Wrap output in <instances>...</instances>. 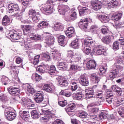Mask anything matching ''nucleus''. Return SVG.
I'll return each instance as SVG.
<instances>
[{"instance_id": "1", "label": "nucleus", "mask_w": 124, "mask_h": 124, "mask_svg": "<svg viewBox=\"0 0 124 124\" xmlns=\"http://www.w3.org/2000/svg\"><path fill=\"white\" fill-rule=\"evenodd\" d=\"M34 100H35L36 103L44 104L43 106H46L49 103L48 100L44 99V93L42 91H37L36 92L34 97Z\"/></svg>"}, {"instance_id": "2", "label": "nucleus", "mask_w": 124, "mask_h": 124, "mask_svg": "<svg viewBox=\"0 0 124 124\" xmlns=\"http://www.w3.org/2000/svg\"><path fill=\"white\" fill-rule=\"evenodd\" d=\"M119 70L120 71H123L124 70V67L117 63H114L112 66L111 71L109 73V78L111 80L115 79L118 76Z\"/></svg>"}, {"instance_id": "3", "label": "nucleus", "mask_w": 124, "mask_h": 124, "mask_svg": "<svg viewBox=\"0 0 124 124\" xmlns=\"http://www.w3.org/2000/svg\"><path fill=\"white\" fill-rule=\"evenodd\" d=\"M93 43V41L90 39H86L84 41L82 46V50L84 54L90 55L91 53V45Z\"/></svg>"}, {"instance_id": "4", "label": "nucleus", "mask_w": 124, "mask_h": 124, "mask_svg": "<svg viewBox=\"0 0 124 124\" xmlns=\"http://www.w3.org/2000/svg\"><path fill=\"white\" fill-rule=\"evenodd\" d=\"M43 57L45 59H48V60L51 59V58L52 57L55 61H59L62 57V54L60 53L58 50L55 49L51 51L50 54L46 53L44 54Z\"/></svg>"}, {"instance_id": "5", "label": "nucleus", "mask_w": 124, "mask_h": 124, "mask_svg": "<svg viewBox=\"0 0 124 124\" xmlns=\"http://www.w3.org/2000/svg\"><path fill=\"white\" fill-rule=\"evenodd\" d=\"M122 16H123L122 13H117L112 15L110 16V20L115 23L114 24V27H115L116 29H118V28L120 27V24L119 23H117V22L118 21H119V20H121Z\"/></svg>"}, {"instance_id": "6", "label": "nucleus", "mask_w": 124, "mask_h": 124, "mask_svg": "<svg viewBox=\"0 0 124 124\" xmlns=\"http://www.w3.org/2000/svg\"><path fill=\"white\" fill-rule=\"evenodd\" d=\"M102 95H103V93H97L94 96L95 98H97V100H99L98 102H95V103H93L90 104V106L91 107H93V106H98L100 105L101 102L103 101V97H102Z\"/></svg>"}, {"instance_id": "7", "label": "nucleus", "mask_w": 124, "mask_h": 124, "mask_svg": "<svg viewBox=\"0 0 124 124\" xmlns=\"http://www.w3.org/2000/svg\"><path fill=\"white\" fill-rule=\"evenodd\" d=\"M91 4L93 9L96 11L99 10L102 7L101 1L98 0H92L91 1Z\"/></svg>"}, {"instance_id": "8", "label": "nucleus", "mask_w": 124, "mask_h": 124, "mask_svg": "<svg viewBox=\"0 0 124 124\" xmlns=\"http://www.w3.org/2000/svg\"><path fill=\"white\" fill-rule=\"evenodd\" d=\"M94 54L97 55H102L105 56L106 55V49L103 48L102 46H97L93 49Z\"/></svg>"}, {"instance_id": "9", "label": "nucleus", "mask_w": 124, "mask_h": 124, "mask_svg": "<svg viewBox=\"0 0 124 124\" xmlns=\"http://www.w3.org/2000/svg\"><path fill=\"white\" fill-rule=\"evenodd\" d=\"M70 8L67 5H59L58 7V12L61 15H64L68 10H70Z\"/></svg>"}, {"instance_id": "10", "label": "nucleus", "mask_w": 124, "mask_h": 124, "mask_svg": "<svg viewBox=\"0 0 124 124\" xmlns=\"http://www.w3.org/2000/svg\"><path fill=\"white\" fill-rule=\"evenodd\" d=\"M124 45V38L123 37L120 38L118 41H115L113 43L112 45V49L114 51H117L120 48L119 45Z\"/></svg>"}, {"instance_id": "11", "label": "nucleus", "mask_w": 124, "mask_h": 124, "mask_svg": "<svg viewBox=\"0 0 124 124\" xmlns=\"http://www.w3.org/2000/svg\"><path fill=\"white\" fill-rule=\"evenodd\" d=\"M54 43H55V37L53 36L47 37L44 41V45H46V47L51 46Z\"/></svg>"}, {"instance_id": "12", "label": "nucleus", "mask_w": 124, "mask_h": 124, "mask_svg": "<svg viewBox=\"0 0 124 124\" xmlns=\"http://www.w3.org/2000/svg\"><path fill=\"white\" fill-rule=\"evenodd\" d=\"M21 29L22 30L24 35H28L29 33L31 32L32 27L31 25H21Z\"/></svg>"}, {"instance_id": "13", "label": "nucleus", "mask_w": 124, "mask_h": 124, "mask_svg": "<svg viewBox=\"0 0 124 124\" xmlns=\"http://www.w3.org/2000/svg\"><path fill=\"white\" fill-rule=\"evenodd\" d=\"M78 26L82 31H85L88 29V20L87 19H81L78 22Z\"/></svg>"}, {"instance_id": "14", "label": "nucleus", "mask_w": 124, "mask_h": 124, "mask_svg": "<svg viewBox=\"0 0 124 124\" xmlns=\"http://www.w3.org/2000/svg\"><path fill=\"white\" fill-rule=\"evenodd\" d=\"M8 9L9 13H14L16 11H19V6L18 4H14L13 3L10 4L8 5Z\"/></svg>"}, {"instance_id": "15", "label": "nucleus", "mask_w": 124, "mask_h": 124, "mask_svg": "<svg viewBox=\"0 0 124 124\" xmlns=\"http://www.w3.org/2000/svg\"><path fill=\"white\" fill-rule=\"evenodd\" d=\"M8 91L10 94L13 96H19V93H20V89L18 88L13 87L12 88H9Z\"/></svg>"}, {"instance_id": "16", "label": "nucleus", "mask_w": 124, "mask_h": 124, "mask_svg": "<svg viewBox=\"0 0 124 124\" xmlns=\"http://www.w3.org/2000/svg\"><path fill=\"white\" fill-rule=\"evenodd\" d=\"M41 111L42 113H40V115H45L46 116V118L45 119H46V120H47V121H49V119H52V118H53V116H54V114H53V113H52V112H51L49 110H46L45 111L42 109H41Z\"/></svg>"}, {"instance_id": "17", "label": "nucleus", "mask_w": 124, "mask_h": 124, "mask_svg": "<svg viewBox=\"0 0 124 124\" xmlns=\"http://www.w3.org/2000/svg\"><path fill=\"white\" fill-rule=\"evenodd\" d=\"M69 45L70 47L74 48V49H79V48H80V46H81V43L80 42V40L79 39H76L73 41Z\"/></svg>"}, {"instance_id": "18", "label": "nucleus", "mask_w": 124, "mask_h": 124, "mask_svg": "<svg viewBox=\"0 0 124 124\" xmlns=\"http://www.w3.org/2000/svg\"><path fill=\"white\" fill-rule=\"evenodd\" d=\"M79 82L82 86H84V87L89 86V80L84 75L80 76Z\"/></svg>"}, {"instance_id": "19", "label": "nucleus", "mask_w": 124, "mask_h": 124, "mask_svg": "<svg viewBox=\"0 0 124 124\" xmlns=\"http://www.w3.org/2000/svg\"><path fill=\"white\" fill-rule=\"evenodd\" d=\"M86 67L88 69H95L96 62L94 60H91L86 63Z\"/></svg>"}, {"instance_id": "20", "label": "nucleus", "mask_w": 124, "mask_h": 124, "mask_svg": "<svg viewBox=\"0 0 124 124\" xmlns=\"http://www.w3.org/2000/svg\"><path fill=\"white\" fill-rule=\"evenodd\" d=\"M58 68L60 70H67L68 65L66 62H60L57 64Z\"/></svg>"}, {"instance_id": "21", "label": "nucleus", "mask_w": 124, "mask_h": 124, "mask_svg": "<svg viewBox=\"0 0 124 124\" xmlns=\"http://www.w3.org/2000/svg\"><path fill=\"white\" fill-rule=\"evenodd\" d=\"M44 11L48 13V14H52L55 10L54 9V7L53 5H47L45 6L43 8Z\"/></svg>"}, {"instance_id": "22", "label": "nucleus", "mask_w": 124, "mask_h": 124, "mask_svg": "<svg viewBox=\"0 0 124 124\" xmlns=\"http://www.w3.org/2000/svg\"><path fill=\"white\" fill-rule=\"evenodd\" d=\"M9 34L14 40H18L21 38V35L16 31L10 33Z\"/></svg>"}, {"instance_id": "23", "label": "nucleus", "mask_w": 124, "mask_h": 124, "mask_svg": "<svg viewBox=\"0 0 124 124\" xmlns=\"http://www.w3.org/2000/svg\"><path fill=\"white\" fill-rule=\"evenodd\" d=\"M99 19L102 23H108L110 21V18L107 15H101L99 16Z\"/></svg>"}, {"instance_id": "24", "label": "nucleus", "mask_w": 124, "mask_h": 124, "mask_svg": "<svg viewBox=\"0 0 124 124\" xmlns=\"http://www.w3.org/2000/svg\"><path fill=\"white\" fill-rule=\"evenodd\" d=\"M111 89L113 92H115L118 94V96H122V93H123L122 88L118 87L117 85H112Z\"/></svg>"}, {"instance_id": "25", "label": "nucleus", "mask_w": 124, "mask_h": 124, "mask_svg": "<svg viewBox=\"0 0 124 124\" xmlns=\"http://www.w3.org/2000/svg\"><path fill=\"white\" fill-rule=\"evenodd\" d=\"M59 84L61 87H68L70 84V81L68 79H61L59 81Z\"/></svg>"}, {"instance_id": "26", "label": "nucleus", "mask_w": 124, "mask_h": 124, "mask_svg": "<svg viewBox=\"0 0 124 124\" xmlns=\"http://www.w3.org/2000/svg\"><path fill=\"white\" fill-rule=\"evenodd\" d=\"M5 116L8 121H13V120L16 119V116L17 115H16V113L11 111Z\"/></svg>"}, {"instance_id": "27", "label": "nucleus", "mask_w": 124, "mask_h": 124, "mask_svg": "<svg viewBox=\"0 0 124 124\" xmlns=\"http://www.w3.org/2000/svg\"><path fill=\"white\" fill-rule=\"evenodd\" d=\"M78 8L79 10V16L81 17H82V16H84V15L86 12H87V11L89 10V9L86 7H82L81 8V6H79Z\"/></svg>"}, {"instance_id": "28", "label": "nucleus", "mask_w": 124, "mask_h": 124, "mask_svg": "<svg viewBox=\"0 0 124 124\" xmlns=\"http://www.w3.org/2000/svg\"><path fill=\"white\" fill-rule=\"evenodd\" d=\"M119 5V2L117 0H111L110 2L108 3V6L109 8H114Z\"/></svg>"}, {"instance_id": "29", "label": "nucleus", "mask_w": 124, "mask_h": 124, "mask_svg": "<svg viewBox=\"0 0 124 124\" xmlns=\"http://www.w3.org/2000/svg\"><path fill=\"white\" fill-rule=\"evenodd\" d=\"M94 94L93 90H90L85 94V95L87 99H94L95 96H93Z\"/></svg>"}, {"instance_id": "30", "label": "nucleus", "mask_w": 124, "mask_h": 124, "mask_svg": "<svg viewBox=\"0 0 124 124\" xmlns=\"http://www.w3.org/2000/svg\"><path fill=\"white\" fill-rule=\"evenodd\" d=\"M108 96L106 98V100L108 103H109V104H111L112 103V100H113V99L114 98V95H113V93H110L109 92H108Z\"/></svg>"}, {"instance_id": "31", "label": "nucleus", "mask_w": 124, "mask_h": 124, "mask_svg": "<svg viewBox=\"0 0 124 124\" xmlns=\"http://www.w3.org/2000/svg\"><path fill=\"white\" fill-rule=\"evenodd\" d=\"M70 70L74 71V73H76L78 70H80V66L78 64H72L70 65Z\"/></svg>"}, {"instance_id": "32", "label": "nucleus", "mask_w": 124, "mask_h": 124, "mask_svg": "<svg viewBox=\"0 0 124 124\" xmlns=\"http://www.w3.org/2000/svg\"><path fill=\"white\" fill-rule=\"evenodd\" d=\"M44 91H46L47 93H55V90L52 89L49 84H46L44 86Z\"/></svg>"}, {"instance_id": "33", "label": "nucleus", "mask_w": 124, "mask_h": 124, "mask_svg": "<svg viewBox=\"0 0 124 124\" xmlns=\"http://www.w3.org/2000/svg\"><path fill=\"white\" fill-rule=\"evenodd\" d=\"M10 23V18L7 16H5L2 19V24L3 26H8Z\"/></svg>"}, {"instance_id": "34", "label": "nucleus", "mask_w": 124, "mask_h": 124, "mask_svg": "<svg viewBox=\"0 0 124 124\" xmlns=\"http://www.w3.org/2000/svg\"><path fill=\"white\" fill-rule=\"evenodd\" d=\"M58 43L59 45L63 46L65 43V37L63 35H60L58 37Z\"/></svg>"}, {"instance_id": "35", "label": "nucleus", "mask_w": 124, "mask_h": 124, "mask_svg": "<svg viewBox=\"0 0 124 124\" xmlns=\"http://www.w3.org/2000/svg\"><path fill=\"white\" fill-rule=\"evenodd\" d=\"M111 37H112V36H106L102 39V41L106 44H109V43H111V41H112Z\"/></svg>"}, {"instance_id": "36", "label": "nucleus", "mask_w": 124, "mask_h": 124, "mask_svg": "<svg viewBox=\"0 0 124 124\" xmlns=\"http://www.w3.org/2000/svg\"><path fill=\"white\" fill-rule=\"evenodd\" d=\"M21 100L23 101L24 105H26L27 107H29L32 102L31 99H27L26 98H22Z\"/></svg>"}, {"instance_id": "37", "label": "nucleus", "mask_w": 124, "mask_h": 124, "mask_svg": "<svg viewBox=\"0 0 124 124\" xmlns=\"http://www.w3.org/2000/svg\"><path fill=\"white\" fill-rule=\"evenodd\" d=\"M37 71H39L40 73H44L46 71V66L44 65H40L36 67Z\"/></svg>"}, {"instance_id": "38", "label": "nucleus", "mask_w": 124, "mask_h": 124, "mask_svg": "<svg viewBox=\"0 0 124 124\" xmlns=\"http://www.w3.org/2000/svg\"><path fill=\"white\" fill-rule=\"evenodd\" d=\"M64 29V25L61 23H57L55 25L54 30L55 31H63Z\"/></svg>"}, {"instance_id": "39", "label": "nucleus", "mask_w": 124, "mask_h": 124, "mask_svg": "<svg viewBox=\"0 0 124 124\" xmlns=\"http://www.w3.org/2000/svg\"><path fill=\"white\" fill-rule=\"evenodd\" d=\"M33 78L35 79L36 82H39V81H40L42 79V77L37 74V73H35L32 75V79Z\"/></svg>"}, {"instance_id": "40", "label": "nucleus", "mask_w": 124, "mask_h": 124, "mask_svg": "<svg viewBox=\"0 0 124 124\" xmlns=\"http://www.w3.org/2000/svg\"><path fill=\"white\" fill-rule=\"evenodd\" d=\"M40 18H41V16H40V15H39V13H37V14L35 16H32V20L33 22V23H37L40 20Z\"/></svg>"}, {"instance_id": "41", "label": "nucleus", "mask_w": 124, "mask_h": 124, "mask_svg": "<svg viewBox=\"0 0 124 124\" xmlns=\"http://www.w3.org/2000/svg\"><path fill=\"white\" fill-rule=\"evenodd\" d=\"M49 26V23L47 21H43L41 22L39 24L37 25L38 28H42L44 29L47 28Z\"/></svg>"}, {"instance_id": "42", "label": "nucleus", "mask_w": 124, "mask_h": 124, "mask_svg": "<svg viewBox=\"0 0 124 124\" xmlns=\"http://www.w3.org/2000/svg\"><path fill=\"white\" fill-rule=\"evenodd\" d=\"M31 116L32 119H38L39 118V113L36 110H33L31 111Z\"/></svg>"}, {"instance_id": "43", "label": "nucleus", "mask_w": 124, "mask_h": 124, "mask_svg": "<svg viewBox=\"0 0 124 124\" xmlns=\"http://www.w3.org/2000/svg\"><path fill=\"white\" fill-rule=\"evenodd\" d=\"M74 95L77 100H80L83 97V94H82V92L81 91L74 93Z\"/></svg>"}, {"instance_id": "44", "label": "nucleus", "mask_w": 124, "mask_h": 124, "mask_svg": "<svg viewBox=\"0 0 124 124\" xmlns=\"http://www.w3.org/2000/svg\"><path fill=\"white\" fill-rule=\"evenodd\" d=\"M61 94H62V95H64V96L66 97H69V96L71 95L70 92L67 90H62L61 92Z\"/></svg>"}, {"instance_id": "45", "label": "nucleus", "mask_w": 124, "mask_h": 124, "mask_svg": "<svg viewBox=\"0 0 124 124\" xmlns=\"http://www.w3.org/2000/svg\"><path fill=\"white\" fill-rule=\"evenodd\" d=\"M77 81L72 82L71 89L72 92H75L78 89V84H77Z\"/></svg>"}, {"instance_id": "46", "label": "nucleus", "mask_w": 124, "mask_h": 124, "mask_svg": "<svg viewBox=\"0 0 124 124\" xmlns=\"http://www.w3.org/2000/svg\"><path fill=\"white\" fill-rule=\"evenodd\" d=\"M91 78L93 80H95V83L98 84L100 80V78L96 75V74H91Z\"/></svg>"}, {"instance_id": "47", "label": "nucleus", "mask_w": 124, "mask_h": 124, "mask_svg": "<svg viewBox=\"0 0 124 124\" xmlns=\"http://www.w3.org/2000/svg\"><path fill=\"white\" fill-rule=\"evenodd\" d=\"M41 35L39 34H35L33 36L30 37L31 40H35V41H38L41 40Z\"/></svg>"}, {"instance_id": "48", "label": "nucleus", "mask_w": 124, "mask_h": 124, "mask_svg": "<svg viewBox=\"0 0 124 124\" xmlns=\"http://www.w3.org/2000/svg\"><path fill=\"white\" fill-rule=\"evenodd\" d=\"M101 31L103 34H107L109 33V29L107 26H104L101 29Z\"/></svg>"}, {"instance_id": "49", "label": "nucleus", "mask_w": 124, "mask_h": 124, "mask_svg": "<svg viewBox=\"0 0 124 124\" xmlns=\"http://www.w3.org/2000/svg\"><path fill=\"white\" fill-rule=\"evenodd\" d=\"M27 91L29 93H31V94L35 93V90H34V88L30 84L27 86Z\"/></svg>"}, {"instance_id": "50", "label": "nucleus", "mask_w": 124, "mask_h": 124, "mask_svg": "<svg viewBox=\"0 0 124 124\" xmlns=\"http://www.w3.org/2000/svg\"><path fill=\"white\" fill-rule=\"evenodd\" d=\"M100 72H99V74L100 76H102L103 74H105V72H106L107 70V67H104V66H101L100 68Z\"/></svg>"}, {"instance_id": "51", "label": "nucleus", "mask_w": 124, "mask_h": 124, "mask_svg": "<svg viewBox=\"0 0 124 124\" xmlns=\"http://www.w3.org/2000/svg\"><path fill=\"white\" fill-rule=\"evenodd\" d=\"M58 104L61 107H64V106H66L67 105V101H60V98H58Z\"/></svg>"}, {"instance_id": "52", "label": "nucleus", "mask_w": 124, "mask_h": 124, "mask_svg": "<svg viewBox=\"0 0 124 124\" xmlns=\"http://www.w3.org/2000/svg\"><path fill=\"white\" fill-rule=\"evenodd\" d=\"M48 72L50 75H53V74L56 72V67L55 66H51L50 68H48Z\"/></svg>"}, {"instance_id": "53", "label": "nucleus", "mask_w": 124, "mask_h": 124, "mask_svg": "<svg viewBox=\"0 0 124 124\" xmlns=\"http://www.w3.org/2000/svg\"><path fill=\"white\" fill-rule=\"evenodd\" d=\"M76 19H77V13L75 11H74L70 16V20L74 21V20H76Z\"/></svg>"}, {"instance_id": "54", "label": "nucleus", "mask_w": 124, "mask_h": 124, "mask_svg": "<svg viewBox=\"0 0 124 124\" xmlns=\"http://www.w3.org/2000/svg\"><path fill=\"white\" fill-rule=\"evenodd\" d=\"M40 58V55H38L35 56L33 62V64H34V65H36V64H38V63L39 62Z\"/></svg>"}, {"instance_id": "55", "label": "nucleus", "mask_w": 124, "mask_h": 124, "mask_svg": "<svg viewBox=\"0 0 124 124\" xmlns=\"http://www.w3.org/2000/svg\"><path fill=\"white\" fill-rule=\"evenodd\" d=\"M88 116V113L85 111H83L81 112L78 113V116L82 119H86Z\"/></svg>"}, {"instance_id": "56", "label": "nucleus", "mask_w": 124, "mask_h": 124, "mask_svg": "<svg viewBox=\"0 0 124 124\" xmlns=\"http://www.w3.org/2000/svg\"><path fill=\"white\" fill-rule=\"evenodd\" d=\"M124 98H119L117 99L116 102V106H117V107H118V106H120L122 105V104H124Z\"/></svg>"}, {"instance_id": "57", "label": "nucleus", "mask_w": 124, "mask_h": 124, "mask_svg": "<svg viewBox=\"0 0 124 124\" xmlns=\"http://www.w3.org/2000/svg\"><path fill=\"white\" fill-rule=\"evenodd\" d=\"M99 119H100V120L107 119V114L104 112H101L100 114L99 115Z\"/></svg>"}, {"instance_id": "58", "label": "nucleus", "mask_w": 124, "mask_h": 124, "mask_svg": "<svg viewBox=\"0 0 124 124\" xmlns=\"http://www.w3.org/2000/svg\"><path fill=\"white\" fill-rule=\"evenodd\" d=\"M27 115H20V117L24 121H29V120H30V114H29V113L27 112Z\"/></svg>"}, {"instance_id": "59", "label": "nucleus", "mask_w": 124, "mask_h": 124, "mask_svg": "<svg viewBox=\"0 0 124 124\" xmlns=\"http://www.w3.org/2000/svg\"><path fill=\"white\" fill-rule=\"evenodd\" d=\"M91 112L93 113L94 115H96L98 112H99V108H91Z\"/></svg>"}, {"instance_id": "60", "label": "nucleus", "mask_w": 124, "mask_h": 124, "mask_svg": "<svg viewBox=\"0 0 124 124\" xmlns=\"http://www.w3.org/2000/svg\"><path fill=\"white\" fill-rule=\"evenodd\" d=\"M97 29V27H96V26L92 25L90 27V31H91V32H95V31H96Z\"/></svg>"}, {"instance_id": "61", "label": "nucleus", "mask_w": 124, "mask_h": 124, "mask_svg": "<svg viewBox=\"0 0 124 124\" xmlns=\"http://www.w3.org/2000/svg\"><path fill=\"white\" fill-rule=\"evenodd\" d=\"M90 119L93 120V122H95L96 120H97V118L96 117V115H93L91 114H89Z\"/></svg>"}, {"instance_id": "62", "label": "nucleus", "mask_w": 124, "mask_h": 124, "mask_svg": "<svg viewBox=\"0 0 124 124\" xmlns=\"http://www.w3.org/2000/svg\"><path fill=\"white\" fill-rule=\"evenodd\" d=\"M29 15H32V16H35L37 14V13H36L35 10L31 9L29 11Z\"/></svg>"}, {"instance_id": "63", "label": "nucleus", "mask_w": 124, "mask_h": 124, "mask_svg": "<svg viewBox=\"0 0 124 124\" xmlns=\"http://www.w3.org/2000/svg\"><path fill=\"white\" fill-rule=\"evenodd\" d=\"M123 62L124 60L121 57L116 58V62L117 63H123Z\"/></svg>"}, {"instance_id": "64", "label": "nucleus", "mask_w": 124, "mask_h": 124, "mask_svg": "<svg viewBox=\"0 0 124 124\" xmlns=\"http://www.w3.org/2000/svg\"><path fill=\"white\" fill-rule=\"evenodd\" d=\"M16 63H17L18 64L20 63H22V62H23V59H22V58H21L20 57L16 58Z\"/></svg>"}]
</instances>
